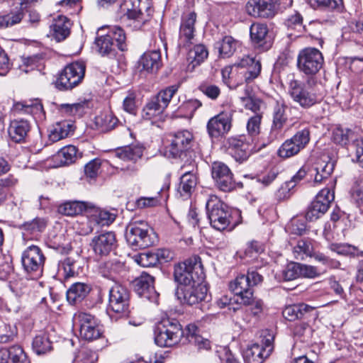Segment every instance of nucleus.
I'll return each instance as SVG.
<instances>
[{
  "instance_id": "a878e982",
  "label": "nucleus",
  "mask_w": 363,
  "mask_h": 363,
  "mask_svg": "<svg viewBox=\"0 0 363 363\" xmlns=\"http://www.w3.org/2000/svg\"><path fill=\"white\" fill-rule=\"evenodd\" d=\"M125 272L123 263L117 260H109L101 264L99 272L102 277L118 284L121 275Z\"/></svg>"
},
{
  "instance_id": "4c0bfd02",
  "label": "nucleus",
  "mask_w": 363,
  "mask_h": 363,
  "mask_svg": "<svg viewBox=\"0 0 363 363\" xmlns=\"http://www.w3.org/2000/svg\"><path fill=\"white\" fill-rule=\"evenodd\" d=\"M90 290V286L84 283L73 284L67 291V301L72 304L80 302L88 295Z\"/></svg>"
},
{
  "instance_id": "e2e57ef3",
  "label": "nucleus",
  "mask_w": 363,
  "mask_h": 363,
  "mask_svg": "<svg viewBox=\"0 0 363 363\" xmlns=\"http://www.w3.org/2000/svg\"><path fill=\"white\" fill-rule=\"evenodd\" d=\"M87 104L85 101L74 104H60L58 105V109L69 115H80Z\"/></svg>"
},
{
  "instance_id": "4d7b16f0",
  "label": "nucleus",
  "mask_w": 363,
  "mask_h": 363,
  "mask_svg": "<svg viewBox=\"0 0 363 363\" xmlns=\"http://www.w3.org/2000/svg\"><path fill=\"white\" fill-rule=\"evenodd\" d=\"M311 128L305 127L298 130L291 138L292 141L297 145L301 150L304 149L310 142Z\"/></svg>"
},
{
  "instance_id": "9b49d317",
  "label": "nucleus",
  "mask_w": 363,
  "mask_h": 363,
  "mask_svg": "<svg viewBox=\"0 0 363 363\" xmlns=\"http://www.w3.org/2000/svg\"><path fill=\"white\" fill-rule=\"evenodd\" d=\"M108 307L121 317L128 316L130 311V294L123 286L116 284L109 290Z\"/></svg>"
},
{
  "instance_id": "bf43d9fd",
  "label": "nucleus",
  "mask_w": 363,
  "mask_h": 363,
  "mask_svg": "<svg viewBox=\"0 0 363 363\" xmlns=\"http://www.w3.org/2000/svg\"><path fill=\"white\" fill-rule=\"evenodd\" d=\"M118 119L112 113H105L96 118V123L101 126L104 130H110L115 128Z\"/></svg>"
},
{
  "instance_id": "f257e3e1",
  "label": "nucleus",
  "mask_w": 363,
  "mask_h": 363,
  "mask_svg": "<svg viewBox=\"0 0 363 363\" xmlns=\"http://www.w3.org/2000/svg\"><path fill=\"white\" fill-rule=\"evenodd\" d=\"M174 277L179 288L203 282L205 274L201 259L194 257L179 264L174 268Z\"/></svg>"
},
{
  "instance_id": "f704fd0d",
  "label": "nucleus",
  "mask_w": 363,
  "mask_h": 363,
  "mask_svg": "<svg viewBox=\"0 0 363 363\" xmlns=\"http://www.w3.org/2000/svg\"><path fill=\"white\" fill-rule=\"evenodd\" d=\"M239 45V42L232 36H224L214 44V48L218 50L219 56L223 58L232 56Z\"/></svg>"
},
{
  "instance_id": "3c124183",
  "label": "nucleus",
  "mask_w": 363,
  "mask_h": 363,
  "mask_svg": "<svg viewBox=\"0 0 363 363\" xmlns=\"http://www.w3.org/2000/svg\"><path fill=\"white\" fill-rule=\"evenodd\" d=\"M301 152L300 148L291 138L286 140L279 147L277 154L279 157L286 159L296 155Z\"/></svg>"
},
{
  "instance_id": "f03ea898",
  "label": "nucleus",
  "mask_w": 363,
  "mask_h": 363,
  "mask_svg": "<svg viewBox=\"0 0 363 363\" xmlns=\"http://www.w3.org/2000/svg\"><path fill=\"white\" fill-rule=\"evenodd\" d=\"M184 335L181 324L177 320L166 318L159 323L154 330L155 344L161 347L177 345Z\"/></svg>"
},
{
  "instance_id": "79ce46f5",
  "label": "nucleus",
  "mask_w": 363,
  "mask_h": 363,
  "mask_svg": "<svg viewBox=\"0 0 363 363\" xmlns=\"http://www.w3.org/2000/svg\"><path fill=\"white\" fill-rule=\"evenodd\" d=\"M208 52L203 45H196L190 50L188 54L189 69H193L200 65L208 57Z\"/></svg>"
},
{
  "instance_id": "a211bd4d",
  "label": "nucleus",
  "mask_w": 363,
  "mask_h": 363,
  "mask_svg": "<svg viewBox=\"0 0 363 363\" xmlns=\"http://www.w3.org/2000/svg\"><path fill=\"white\" fill-rule=\"evenodd\" d=\"M208 289L203 282L194 285L178 288L179 298L189 305H195L204 301L207 296Z\"/></svg>"
},
{
  "instance_id": "a19ab883",
  "label": "nucleus",
  "mask_w": 363,
  "mask_h": 363,
  "mask_svg": "<svg viewBox=\"0 0 363 363\" xmlns=\"http://www.w3.org/2000/svg\"><path fill=\"white\" fill-rule=\"evenodd\" d=\"M288 28V35L295 38L301 35L306 31V26L303 25V18L300 13L295 12L285 21Z\"/></svg>"
},
{
  "instance_id": "7c9ffc66",
  "label": "nucleus",
  "mask_w": 363,
  "mask_h": 363,
  "mask_svg": "<svg viewBox=\"0 0 363 363\" xmlns=\"http://www.w3.org/2000/svg\"><path fill=\"white\" fill-rule=\"evenodd\" d=\"M102 30V28L99 29L98 36L95 39L97 51L102 56L114 57L116 54L115 43L107 33L99 35V33Z\"/></svg>"
},
{
  "instance_id": "58836bf2",
  "label": "nucleus",
  "mask_w": 363,
  "mask_h": 363,
  "mask_svg": "<svg viewBox=\"0 0 363 363\" xmlns=\"http://www.w3.org/2000/svg\"><path fill=\"white\" fill-rule=\"evenodd\" d=\"M306 175L305 167H301L290 181L285 182L277 191V196L279 199H285L291 195V191L296 186V184L303 179Z\"/></svg>"
},
{
  "instance_id": "c85d7f7f",
  "label": "nucleus",
  "mask_w": 363,
  "mask_h": 363,
  "mask_svg": "<svg viewBox=\"0 0 363 363\" xmlns=\"http://www.w3.org/2000/svg\"><path fill=\"white\" fill-rule=\"evenodd\" d=\"M123 6L126 10V15L128 18L142 23L147 21L143 12L144 9L147 11L145 2H142L140 0H125Z\"/></svg>"
},
{
  "instance_id": "39448f33",
  "label": "nucleus",
  "mask_w": 363,
  "mask_h": 363,
  "mask_svg": "<svg viewBox=\"0 0 363 363\" xmlns=\"http://www.w3.org/2000/svg\"><path fill=\"white\" fill-rule=\"evenodd\" d=\"M206 209L211 226L218 230H225L230 224V214L228 206L216 196H209Z\"/></svg>"
},
{
  "instance_id": "69168bd1",
  "label": "nucleus",
  "mask_w": 363,
  "mask_h": 363,
  "mask_svg": "<svg viewBox=\"0 0 363 363\" xmlns=\"http://www.w3.org/2000/svg\"><path fill=\"white\" fill-rule=\"evenodd\" d=\"M202 104L197 99H189L184 102L179 107V111L184 114L185 117L191 118L194 112L201 106Z\"/></svg>"
},
{
  "instance_id": "393cba45",
  "label": "nucleus",
  "mask_w": 363,
  "mask_h": 363,
  "mask_svg": "<svg viewBox=\"0 0 363 363\" xmlns=\"http://www.w3.org/2000/svg\"><path fill=\"white\" fill-rule=\"evenodd\" d=\"M235 65L238 67L247 69L243 73L245 81L247 83H249L256 79L259 75L262 69L260 60H256L255 58L250 56L242 57Z\"/></svg>"
},
{
  "instance_id": "6ab92c4d",
  "label": "nucleus",
  "mask_w": 363,
  "mask_h": 363,
  "mask_svg": "<svg viewBox=\"0 0 363 363\" xmlns=\"http://www.w3.org/2000/svg\"><path fill=\"white\" fill-rule=\"evenodd\" d=\"M276 4L277 0H249L246 11L253 17L270 18L275 14Z\"/></svg>"
},
{
  "instance_id": "de8ad7c7",
  "label": "nucleus",
  "mask_w": 363,
  "mask_h": 363,
  "mask_svg": "<svg viewBox=\"0 0 363 363\" xmlns=\"http://www.w3.org/2000/svg\"><path fill=\"white\" fill-rule=\"evenodd\" d=\"M14 111L18 113L37 114L43 111V106L38 99L15 104Z\"/></svg>"
},
{
  "instance_id": "2eb2a0df",
  "label": "nucleus",
  "mask_w": 363,
  "mask_h": 363,
  "mask_svg": "<svg viewBox=\"0 0 363 363\" xmlns=\"http://www.w3.org/2000/svg\"><path fill=\"white\" fill-rule=\"evenodd\" d=\"M228 150L235 160H246L255 150L254 140L251 137L240 135L228 139Z\"/></svg>"
},
{
  "instance_id": "72a5a7b5",
  "label": "nucleus",
  "mask_w": 363,
  "mask_h": 363,
  "mask_svg": "<svg viewBox=\"0 0 363 363\" xmlns=\"http://www.w3.org/2000/svg\"><path fill=\"white\" fill-rule=\"evenodd\" d=\"M197 184V178L189 170L185 172L180 177V183L177 189L178 193L184 198H188L194 191Z\"/></svg>"
},
{
  "instance_id": "052dcab7",
  "label": "nucleus",
  "mask_w": 363,
  "mask_h": 363,
  "mask_svg": "<svg viewBox=\"0 0 363 363\" xmlns=\"http://www.w3.org/2000/svg\"><path fill=\"white\" fill-rule=\"evenodd\" d=\"M262 118V113H255L249 118L247 123V130L250 135L249 137L253 138L254 136L259 135L260 133Z\"/></svg>"
},
{
  "instance_id": "37998d69",
  "label": "nucleus",
  "mask_w": 363,
  "mask_h": 363,
  "mask_svg": "<svg viewBox=\"0 0 363 363\" xmlns=\"http://www.w3.org/2000/svg\"><path fill=\"white\" fill-rule=\"evenodd\" d=\"M250 38L255 46L264 48L268 33L267 26L262 23H253L250 27Z\"/></svg>"
},
{
  "instance_id": "9d476101",
  "label": "nucleus",
  "mask_w": 363,
  "mask_h": 363,
  "mask_svg": "<svg viewBox=\"0 0 363 363\" xmlns=\"http://www.w3.org/2000/svg\"><path fill=\"white\" fill-rule=\"evenodd\" d=\"M74 318L79 323V335L82 339L93 341L102 336V326L94 315L85 312H79L75 314Z\"/></svg>"
},
{
  "instance_id": "20e7f679",
  "label": "nucleus",
  "mask_w": 363,
  "mask_h": 363,
  "mask_svg": "<svg viewBox=\"0 0 363 363\" xmlns=\"http://www.w3.org/2000/svg\"><path fill=\"white\" fill-rule=\"evenodd\" d=\"M263 277L255 270H249L247 275L238 276L230 283V289L240 297L243 304H250L253 295L252 287L260 284Z\"/></svg>"
},
{
  "instance_id": "e433bc0d",
  "label": "nucleus",
  "mask_w": 363,
  "mask_h": 363,
  "mask_svg": "<svg viewBox=\"0 0 363 363\" xmlns=\"http://www.w3.org/2000/svg\"><path fill=\"white\" fill-rule=\"evenodd\" d=\"M89 203L82 202L79 201H67L58 207V212L67 216H75L87 212Z\"/></svg>"
},
{
  "instance_id": "49530a36",
  "label": "nucleus",
  "mask_w": 363,
  "mask_h": 363,
  "mask_svg": "<svg viewBox=\"0 0 363 363\" xmlns=\"http://www.w3.org/2000/svg\"><path fill=\"white\" fill-rule=\"evenodd\" d=\"M335 164L332 161L320 160L316 163L314 170L315 175L314 182L315 183L321 182L324 179L328 178L333 172Z\"/></svg>"
},
{
  "instance_id": "8fccbe9b",
  "label": "nucleus",
  "mask_w": 363,
  "mask_h": 363,
  "mask_svg": "<svg viewBox=\"0 0 363 363\" xmlns=\"http://www.w3.org/2000/svg\"><path fill=\"white\" fill-rule=\"evenodd\" d=\"M178 90V86L173 85L170 86L165 89L160 91L152 99L159 104L164 109H165L173 96Z\"/></svg>"
},
{
  "instance_id": "4468645a",
  "label": "nucleus",
  "mask_w": 363,
  "mask_h": 363,
  "mask_svg": "<svg viewBox=\"0 0 363 363\" xmlns=\"http://www.w3.org/2000/svg\"><path fill=\"white\" fill-rule=\"evenodd\" d=\"M287 106L284 103L277 102L272 112V123L268 134V141L280 140L284 137V127L288 118Z\"/></svg>"
},
{
  "instance_id": "423d86ee",
  "label": "nucleus",
  "mask_w": 363,
  "mask_h": 363,
  "mask_svg": "<svg viewBox=\"0 0 363 363\" xmlns=\"http://www.w3.org/2000/svg\"><path fill=\"white\" fill-rule=\"evenodd\" d=\"M288 84L289 96L302 108H308L319 102L320 99L314 90L294 77L289 79Z\"/></svg>"
},
{
  "instance_id": "dca6fc26",
  "label": "nucleus",
  "mask_w": 363,
  "mask_h": 363,
  "mask_svg": "<svg viewBox=\"0 0 363 363\" xmlns=\"http://www.w3.org/2000/svg\"><path fill=\"white\" fill-rule=\"evenodd\" d=\"M211 174L216 186L223 191H230L236 184L229 167L223 162H215L212 164Z\"/></svg>"
},
{
  "instance_id": "09e8293b",
  "label": "nucleus",
  "mask_w": 363,
  "mask_h": 363,
  "mask_svg": "<svg viewBox=\"0 0 363 363\" xmlns=\"http://www.w3.org/2000/svg\"><path fill=\"white\" fill-rule=\"evenodd\" d=\"M313 247L310 240H300L293 249L294 257L297 259H304L306 257H312Z\"/></svg>"
},
{
  "instance_id": "412c9836",
  "label": "nucleus",
  "mask_w": 363,
  "mask_h": 363,
  "mask_svg": "<svg viewBox=\"0 0 363 363\" xmlns=\"http://www.w3.org/2000/svg\"><path fill=\"white\" fill-rule=\"evenodd\" d=\"M86 216L89 224L94 226L109 225L115 220L116 217L115 213L96 207L90 203L89 207H88L87 209Z\"/></svg>"
},
{
  "instance_id": "a18cd8bd",
  "label": "nucleus",
  "mask_w": 363,
  "mask_h": 363,
  "mask_svg": "<svg viewBox=\"0 0 363 363\" xmlns=\"http://www.w3.org/2000/svg\"><path fill=\"white\" fill-rule=\"evenodd\" d=\"M329 249L338 255L363 257L362 250H359L357 247L347 243H332L329 245Z\"/></svg>"
},
{
  "instance_id": "774afa93",
  "label": "nucleus",
  "mask_w": 363,
  "mask_h": 363,
  "mask_svg": "<svg viewBox=\"0 0 363 363\" xmlns=\"http://www.w3.org/2000/svg\"><path fill=\"white\" fill-rule=\"evenodd\" d=\"M11 363H30L27 354L20 345L11 346Z\"/></svg>"
},
{
  "instance_id": "6e6d98bb",
  "label": "nucleus",
  "mask_w": 363,
  "mask_h": 363,
  "mask_svg": "<svg viewBox=\"0 0 363 363\" xmlns=\"http://www.w3.org/2000/svg\"><path fill=\"white\" fill-rule=\"evenodd\" d=\"M294 335L296 338L299 339L301 342H308L312 336V328L306 323H297L294 327Z\"/></svg>"
},
{
  "instance_id": "6e6552de",
  "label": "nucleus",
  "mask_w": 363,
  "mask_h": 363,
  "mask_svg": "<svg viewBox=\"0 0 363 363\" xmlns=\"http://www.w3.org/2000/svg\"><path fill=\"white\" fill-rule=\"evenodd\" d=\"M323 61V56L319 50L306 48L298 53L297 67L305 74L313 75L321 69Z\"/></svg>"
},
{
  "instance_id": "aec40b11",
  "label": "nucleus",
  "mask_w": 363,
  "mask_h": 363,
  "mask_svg": "<svg viewBox=\"0 0 363 363\" xmlns=\"http://www.w3.org/2000/svg\"><path fill=\"white\" fill-rule=\"evenodd\" d=\"M91 245L96 254L107 255L116 246V235L112 231L103 232L93 238Z\"/></svg>"
},
{
  "instance_id": "bb28decb",
  "label": "nucleus",
  "mask_w": 363,
  "mask_h": 363,
  "mask_svg": "<svg viewBox=\"0 0 363 363\" xmlns=\"http://www.w3.org/2000/svg\"><path fill=\"white\" fill-rule=\"evenodd\" d=\"M71 22L65 16L59 15L53 18L50 29L53 37L58 42L64 40L70 34Z\"/></svg>"
},
{
  "instance_id": "603ef678",
  "label": "nucleus",
  "mask_w": 363,
  "mask_h": 363,
  "mask_svg": "<svg viewBox=\"0 0 363 363\" xmlns=\"http://www.w3.org/2000/svg\"><path fill=\"white\" fill-rule=\"evenodd\" d=\"M164 109L153 99L145 105L143 110V118L145 120H152L160 116Z\"/></svg>"
},
{
  "instance_id": "5fc2aeb1",
  "label": "nucleus",
  "mask_w": 363,
  "mask_h": 363,
  "mask_svg": "<svg viewBox=\"0 0 363 363\" xmlns=\"http://www.w3.org/2000/svg\"><path fill=\"white\" fill-rule=\"evenodd\" d=\"M74 264L75 262L69 257L60 261L58 264V275L65 279L74 277L76 274Z\"/></svg>"
},
{
  "instance_id": "4be33fe9",
  "label": "nucleus",
  "mask_w": 363,
  "mask_h": 363,
  "mask_svg": "<svg viewBox=\"0 0 363 363\" xmlns=\"http://www.w3.org/2000/svg\"><path fill=\"white\" fill-rule=\"evenodd\" d=\"M134 288L139 296L149 300L157 297L154 287V277L147 273H143L134 281Z\"/></svg>"
},
{
  "instance_id": "f8f14e48",
  "label": "nucleus",
  "mask_w": 363,
  "mask_h": 363,
  "mask_svg": "<svg viewBox=\"0 0 363 363\" xmlns=\"http://www.w3.org/2000/svg\"><path fill=\"white\" fill-rule=\"evenodd\" d=\"M334 198V193L330 189L325 188L320 190L308 206L306 218L309 221L318 219L327 212Z\"/></svg>"
},
{
  "instance_id": "c9c22d12",
  "label": "nucleus",
  "mask_w": 363,
  "mask_h": 363,
  "mask_svg": "<svg viewBox=\"0 0 363 363\" xmlns=\"http://www.w3.org/2000/svg\"><path fill=\"white\" fill-rule=\"evenodd\" d=\"M143 153V147L139 145H132L119 147L116 150L115 156L124 161L135 162Z\"/></svg>"
},
{
  "instance_id": "0eeeda50",
  "label": "nucleus",
  "mask_w": 363,
  "mask_h": 363,
  "mask_svg": "<svg viewBox=\"0 0 363 363\" xmlns=\"http://www.w3.org/2000/svg\"><path fill=\"white\" fill-rule=\"evenodd\" d=\"M45 257L37 245L28 247L22 253L21 263L25 272L32 279H37L42 276Z\"/></svg>"
},
{
  "instance_id": "c03bdc74",
  "label": "nucleus",
  "mask_w": 363,
  "mask_h": 363,
  "mask_svg": "<svg viewBox=\"0 0 363 363\" xmlns=\"http://www.w3.org/2000/svg\"><path fill=\"white\" fill-rule=\"evenodd\" d=\"M77 148L74 145H67L61 148L55 155L61 166L74 163L78 157Z\"/></svg>"
},
{
  "instance_id": "c756f323",
  "label": "nucleus",
  "mask_w": 363,
  "mask_h": 363,
  "mask_svg": "<svg viewBox=\"0 0 363 363\" xmlns=\"http://www.w3.org/2000/svg\"><path fill=\"white\" fill-rule=\"evenodd\" d=\"M139 67L148 72H157L161 66V55L159 50L145 52L138 61Z\"/></svg>"
},
{
  "instance_id": "ea45409f",
  "label": "nucleus",
  "mask_w": 363,
  "mask_h": 363,
  "mask_svg": "<svg viewBox=\"0 0 363 363\" xmlns=\"http://www.w3.org/2000/svg\"><path fill=\"white\" fill-rule=\"evenodd\" d=\"M32 350L37 355H43L52 351V343L47 333H41L33 338Z\"/></svg>"
},
{
  "instance_id": "0e129e2a",
  "label": "nucleus",
  "mask_w": 363,
  "mask_h": 363,
  "mask_svg": "<svg viewBox=\"0 0 363 363\" xmlns=\"http://www.w3.org/2000/svg\"><path fill=\"white\" fill-rule=\"evenodd\" d=\"M111 40L116 43V46L121 50H124V43L125 41V34L124 30L119 26H113L110 28L107 33Z\"/></svg>"
},
{
  "instance_id": "7ed1b4c3",
  "label": "nucleus",
  "mask_w": 363,
  "mask_h": 363,
  "mask_svg": "<svg viewBox=\"0 0 363 363\" xmlns=\"http://www.w3.org/2000/svg\"><path fill=\"white\" fill-rule=\"evenodd\" d=\"M125 239L133 247L146 248L154 244L155 235L147 223L134 221L126 227Z\"/></svg>"
},
{
  "instance_id": "2f4dec72",
  "label": "nucleus",
  "mask_w": 363,
  "mask_h": 363,
  "mask_svg": "<svg viewBox=\"0 0 363 363\" xmlns=\"http://www.w3.org/2000/svg\"><path fill=\"white\" fill-rule=\"evenodd\" d=\"M74 132V126L71 121H62L56 123L48 135L49 140L52 143L62 140Z\"/></svg>"
},
{
  "instance_id": "864d4df0",
  "label": "nucleus",
  "mask_w": 363,
  "mask_h": 363,
  "mask_svg": "<svg viewBox=\"0 0 363 363\" xmlns=\"http://www.w3.org/2000/svg\"><path fill=\"white\" fill-rule=\"evenodd\" d=\"M353 135L354 133L351 130L338 127L333 130L332 139L334 143L343 146L346 145L352 139Z\"/></svg>"
},
{
  "instance_id": "ddd939ff",
  "label": "nucleus",
  "mask_w": 363,
  "mask_h": 363,
  "mask_svg": "<svg viewBox=\"0 0 363 363\" xmlns=\"http://www.w3.org/2000/svg\"><path fill=\"white\" fill-rule=\"evenodd\" d=\"M233 113L224 111L211 118L206 125V129L211 138L218 139L225 136L231 129Z\"/></svg>"
},
{
  "instance_id": "1a4fd4ad",
  "label": "nucleus",
  "mask_w": 363,
  "mask_h": 363,
  "mask_svg": "<svg viewBox=\"0 0 363 363\" xmlns=\"http://www.w3.org/2000/svg\"><path fill=\"white\" fill-rule=\"evenodd\" d=\"M85 65L82 62H72L65 67L57 78L56 86L60 90L72 89L83 79Z\"/></svg>"
},
{
  "instance_id": "13d9d810",
  "label": "nucleus",
  "mask_w": 363,
  "mask_h": 363,
  "mask_svg": "<svg viewBox=\"0 0 363 363\" xmlns=\"http://www.w3.org/2000/svg\"><path fill=\"white\" fill-rule=\"evenodd\" d=\"M311 6L320 7L329 11L340 10L342 6V0H308Z\"/></svg>"
},
{
  "instance_id": "b1692460",
  "label": "nucleus",
  "mask_w": 363,
  "mask_h": 363,
  "mask_svg": "<svg viewBox=\"0 0 363 363\" xmlns=\"http://www.w3.org/2000/svg\"><path fill=\"white\" fill-rule=\"evenodd\" d=\"M30 130V125L28 121L18 118L11 121L8 128V133L12 141L21 143L25 140Z\"/></svg>"
},
{
  "instance_id": "473e14b6",
  "label": "nucleus",
  "mask_w": 363,
  "mask_h": 363,
  "mask_svg": "<svg viewBox=\"0 0 363 363\" xmlns=\"http://www.w3.org/2000/svg\"><path fill=\"white\" fill-rule=\"evenodd\" d=\"M269 351H264L263 345L255 343L244 351L243 358L247 363H262L269 357Z\"/></svg>"
},
{
  "instance_id": "680f3d73",
  "label": "nucleus",
  "mask_w": 363,
  "mask_h": 363,
  "mask_svg": "<svg viewBox=\"0 0 363 363\" xmlns=\"http://www.w3.org/2000/svg\"><path fill=\"white\" fill-rule=\"evenodd\" d=\"M97 359L98 355L95 352L84 347L78 352L74 363H94Z\"/></svg>"
},
{
  "instance_id": "338daca9",
  "label": "nucleus",
  "mask_w": 363,
  "mask_h": 363,
  "mask_svg": "<svg viewBox=\"0 0 363 363\" xmlns=\"http://www.w3.org/2000/svg\"><path fill=\"white\" fill-rule=\"evenodd\" d=\"M157 257L155 252H147L135 256V262L143 267H150L156 265Z\"/></svg>"
},
{
  "instance_id": "cd10ccee",
  "label": "nucleus",
  "mask_w": 363,
  "mask_h": 363,
  "mask_svg": "<svg viewBox=\"0 0 363 363\" xmlns=\"http://www.w3.org/2000/svg\"><path fill=\"white\" fill-rule=\"evenodd\" d=\"M313 308L304 304H294L286 306L283 312V316L289 321H294L297 319H307Z\"/></svg>"
},
{
  "instance_id": "5701e85b",
  "label": "nucleus",
  "mask_w": 363,
  "mask_h": 363,
  "mask_svg": "<svg viewBox=\"0 0 363 363\" xmlns=\"http://www.w3.org/2000/svg\"><path fill=\"white\" fill-rule=\"evenodd\" d=\"M196 21V14L194 12L185 14L182 18L179 28V40L184 44V46L191 44V40L194 39Z\"/></svg>"
},
{
  "instance_id": "f3484780",
  "label": "nucleus",
  "mask_w": 363,
  "mask_h": 363,
  "mask_svg": "<svg viewBox=\"0 0 363 363\" xmlns=\"http://www.w3.org/2000/svg\"><path fill=\"white\" fill-rule=\"evenodd\" d=\"M193 135L188 130L175 133L170 140L168 147L169 155L174 158L180 157L184 153L191 149L193 142Z\"/></svg>"
}]
</instances>
